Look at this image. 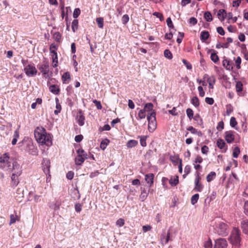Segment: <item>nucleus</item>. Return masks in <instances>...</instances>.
I'll return each instance as SVG.
<instances>
[{
	"mask_svg": "<svg viewBox=\"0 0 248 248\" xmlns=\"http://www.w3.org/2000/svg\"><path fill=\"white\" fill-rule=\"evenodd\" d=\"M42 165L45 173L46 175L49 174L50 167V161L49 159L47 158H43Z\"/></svg>",
	"mask_w": 248,
	"mask_h": 248,
	"instance_id": "11",
	"label": "nucleus"
},
{
	"mask_svg": "<svg viewBox=\"0 0 248 248\" xmlns=\"http://www.w3.org/2000/svg\"><path fill=\"white\" fill-rule=\"evenodd\" d=\"M179 182L178 176H175L174 178H171L169 181L170 185L172 186H175Z\"/></svg>",
	"mask_w": 248,
	"mask_h": 248,
	"instance_id": "31",
	"label": "nucleus"
},
{
	"mask_svg": "<svg viewBox=\"0 0 248 248\" xmlns=\"http://www.w3.org/2000/svg\"><path fill=\"white\" fill-rule=\"evenodd\" d=\"M140 137V136H139ZM147 138V136H142L140 137V144L141 146L142 147H145L146 146V139Z\"/></svg>",
	"mask_w": 248,
	"mask_h": 248,
	"instance_id": "39",
	"label": "nucleus"
},
{
	"mask_svg": "<svg viewBox=\"0 0 248 248\" xmlns=\"http://www.w3.org/2000/svg\"><path fill=\"white\" fill-rule=\"evenodd\" d=\"M51 56L52 59L53 63H55L53 66L54 67H57L58 66V56L57 53L55 50H51Z\"/></svg>",
	"mask_w": 248,
	"mask_h": 248,
	"instance_id": "18",
	"label": "nucleus"
},
{
	"mask_svg": "<svg viewBox=\"0 0 248 248\" xmlns=\"http://www.w3.org/2000/svg\"><path fill=\"white\" fill-rule=\"evenodd\" d=\"M49 90L50 92L56 95L59 94L60 92L59 86L55 84L50 85Z\"/></svg>",
	"mask_w": 248,
	"mask_h": 248,
	"instance_id": "19",
	"label": "nucleus"
},
{
	"mask_svg": "<svg viewBox=\"0 0 248 248\" xmlns=\"http://www.w3.org/2000/svg\"><path fill=\"white\" fill-rule=\"evenodd\" d=\"M186 113L188 118L191 120L193 117V111L191 108H188L186 110Z\"/></svg>",
	"mask_w": 248,
	"mask_h": 248,
	"instance_id": "48",
	"label": "nucleus"
},
{
	"mask_svg": "<svg viewBox=\"0 0 248 248\" xmlns=\"http://www.w3.org/2000/svg\"><path fill=\"white\" fill-rule=\"evenodd\" d=\"M166 22H167L168 26L170 28V30L171 29L174 28V26H173V24L172 23V22L171 21L170 17L167 18V19L166 20Z\"/></svg>",
	"mask_w": 248,
	"mask_h": 248,
	"instance_id": "55",
	"label": "nucleus"
},
{
	"mask_svg": "<svg viewBox=\"0 0 248 248\" xmlns=\"http://www.w3.org/2000/svg\"><path fill=\"white\" fill-rule=\"evenodd\" d=\"M243 209L244 213L246 216H248V201H247L245 202Z\"/></svg>",
	"mask_w": 248,
	"mask_h": 248,
	"instance_id": "56",
	"label": "nucleus"
},
{
	"mask_svg": "<svg viewBox=\"0 0 248 248\" xmlns=\"http://www.w3.org/2000/svg\"><path fill=\"white\" fill-rule=\"evenodd\" d=\"M62 79L63 83H68L70 80V75L69 72H65L62 76Z\"/></svg>",
	"mask_w": 248,
	"mask_h": 248,
	"instance_id": "23",
	"label": "nucleus"
},
{
	"mask_svg": "<svg viewBox=\"0 0 248 248\" xmlns=\"http://www.w3.org/2000/svg\"><path fill=\"white\" fill-rule=\"evenodd\" d=\"M164 55L166 58H167L170 60L172 58V54L171 52L168 49L165 50L164 52Z\"/></svg>",
	"mask_w": 248,
	"mask_h": 248,
	"instance_id": "49",
	"label": "nucleus"
},
{
	"mask_svg": "<svg viewBox=\"0 0 248 248\" xmlns=\"http://www.w3.org/2000/svg\"><path fill=\"white\" fill-rule=\"evenodd\" d=\"M241 228L243 232L248 235V219H243L241 222Z\"/></svg>",
	"mask_w": 248,
	"mask_h": 248,
	"instance_id": "15",
	"label": "nucleus"
},
{
	"mask_svg": "<svg viewBox=\"0 0 248 248\" xmlns=\"http://www.w3.org/2000/svg\"><path fill=\"white\" fill-rule=\"evenodd\" d=\"M240 153V148L237 146L234 147V148L233 150V153H232L233 157L234 158L238 157Z\"/></svg>",
	"mask_w": 248,
	"mask_h": 248,
	"instance_id": "41",
	"label": "nucleus"
},
{
	"mask_svg": "<svg viewBox=\"0 0 248 248\" xmlns=\"http://www.w3.org/2000/svg\"><path fill=\"white\" fill-rule=\"evenodd\" d=\"M38 68L43 75H47L49 71L48 63L45 62L42 64L38 65Z\"/></svg>",
	"mask_w": 248,
	"mask_h": 248,
	"instance_id": "12",
	"label": "nucleus"
},
{
	"mask_svg": "<svg viewBox=\"0 0 248 248\" xmlns=\"http://www.w3.org/2000/svg\"><path fill=\"white\" fill-rule=\"evenodd\" d=\"M217 147L220 149H222L224 148L226 145V143L225 141L222 139H218L217 140Z\"/></svg>",
	"mask_w": 248,
	"mask_h": 248,
	"instance_id": "36",
	"label": "nucleus"
},
{
	"mask_svg": "<svg viewBox=\"0 0 248 248\" xmlns=\"http://www.w3.org/2000/svg\"><path fill=\"white\" fill-rule=\"evenodd\" d=\"M204 246L205 248H212V241L210 239H209L208 241L205 242L204 243Z\"/></svg>",
	"mask_w": 248,
	"mask_h": 248,
	"instance_id": "62",
	"label": "nucleus"
},
{
	"mask_svg": "<svg viewBox=\"0 0 248 248\" xmlns=\"http://www.w3.org/2000/svg\"><path fill=\"white\" fill-rule=\"evenodd\" d=\"M96 21L99 28H103L104 26V19L102 17H98L96 19Z\"/></svg>",
	"mask_w": 248,
	"mask_h": 248,
	"instance_id": "45",
	"label": "nucleus"
},
{
	"mask_svg": "<svg viewBox=\"0 0 248 248\" xmlns=\"http://www.w3.org/2000/svg\"><path fill=\"white\" fill-rule=\"evenodd\" d=\"M25 74L28 77H34L37 73V70L33 63H30L24 69Z\"/></svg>",
	"mask_w": 248,
	"mask_h": 248,
	"instance_id": "7",
	"label": "nucleus"
},
{
	"mask_svg": "<svg viewBox=\"0 0 248 248\" xmlns=\"http://www.w3.org/2000/svg\"><path fill=\"white\" fill-rule=\"evenodd\" d=\"M180 158L179 157L178 155H170V160L173 163H174L175 165H176L178 161H179L180 162Z\"/></svg>",
	"mask_w": 248,
	"mask_h": 248,
	"instance_id": "34",
	"label": "nucleus"
},
{
	"mask_svg": "<svg viewBox=\"0 0 248 248\" xmlns=\"http://www.w3.org/2000/svg\"><path fill=\"white\" fill-rule=\"evenodd\" d=\"M236 91L238 93L241 92L243 91V84L242 83L238 81L236 82Z\"/></svg>",
	"mask_w": 248,
	"mask_h": 248,
	"instance_id": "35",
	"label": "nucleus"
},
{
	"mask_svg": "<svg viewBox=\"0 0 248 248\" xmlns=\"http://www.w3.org/2000/svg\"><path fill=\"white\" fill-rule=\"evenodd\" d=\"M13 137L14 138L12 141V144L13 145H15L16 143L17 139L19 138V132L18 130L15 131Z\"/></svg>",
	"mask_w": 248,
	"mask_h": 248,
	"instance_id": "33",
	"label": "nucleus"
},
{
	"mask_svg": "<svg viewBox=\"0 0 248 248\" xmlns=\"http://www.w3.org/2000/svg\"><path fill=\"white\" fill-rule=\"evenodd\" d=\"M223 128H224V123L222 121H220L219 122H218V123L217 124V129L218 131H221Z\"/></svg>",
	"mask_w": 248,
	"mask_h": 248,
	"instance_id": "60",
	"label": "nucleus"
},
{
	"mask_svg": "<svg viewBox=\"0 0 248 248\" xmlns=\"http://www.w3.org/2000/svg\"><path fill=\"white\" fill-rule=\"evenodd\" d=\"M22 167H20L17 168V169H15L12 172L13 173L11 175V186L13 187H16L19 181L18 179V177L21 175L22 174Z\"/></svg>",
	"mask_w": 248,
	"mask_h": 248,
	"instance_id": "5",
	"label": "nucleus"
},
{
	"mask_svg": "<svg viewBox=\"0 0 248 248\" xmlns=\"http://www.w3.org/2000/svg\"><path fill=\"white\" fill-rule=\"evenodd\" d=\"M77 120L80 126H82L84 124L85 117L83 111L81 109L78 110Z\"/></svg>",
	"mask_w": 248,
	"mask_h": 248,
	"instance_id": "13",
	"label": "nucleus"
},
{
	"mask_svg": "<svg viewBox=\"0 0 248 248\" xmlns=\"http://www.w3.org/2000/svg\"><path fill=\"white\" fill-rule=\"evenodd\" d=\"M191 103L196 107H198L200 105V102L197 96H194L191 99Z\"/></svg>",
	"mask_w": 248,
	"mask_h": 248,
	"instance_id": "43",
	"label": "nucleus"
},
{
	"mask_svg": "<svg viewBox=\"0 0 248 248\" xmlns=\"http://www.w3.org/2000/svg\"><path fill=\"white\" fill-rule=\"evenodd\" d=\"M80 14V10L79 8H76L73 12V16L74 18H77Z\"/></svg>",
	"mask_w": 248,
	"mask_h": 248,
	"instance_id": "53",
	"label": "nucleus"
},
{
	"mask_svg": "<svg viewBox=\"0 0 248 248\" xmlns=\"http://www.w3.org/2000/svg\"><path fill=\"white\" fill-rule=\"evenodd\" d=\"M74 172L72 171H69L66 174V178L68 180H72L74 177Z\"/></svg>",
	"mask_w": 248,
	"mask_h": 248,
	"instance_id": "63",
	"label": "nucleus"
},
{
	"mask_svg": "<svg viewBox=\"0 0 248 248\" xmlns=\"http://www.w3.org/2000/svg\"><path fill=\"white\" fill-rule=\"evenodd\" d=\"M166 234V235L165 239L164 240V244H166L167 243H168V242L169 241V240H170V229L168 231L167 233Z\"/></svg>",
	"mask_w": 248,
	"mask_h": 248,
	"instance_id": "57",
	"label": "nucleus"
},
{
	"mask_svg": "<svg viewBox=\"0 0 248 248\" xmlns=\"http://www.w3.org/2000/svg\"><path fill=\"white\" fill-rule=\"evenodd\" d=\"M216 231L218 235L225 236L229 233V229L227 224L221 222L216 224Z\"/></svg>",
	"mask_w": 248,
	"mask_h": 248,
	"instance_id": "4",
	"label": "nucleus"
},
{
	"mask_svg": "<svg viewBox=\"0 0 248 248\" xmlns=\"http://www.w3.org/2000/svg\"><path fill=\"white\" fill-rule=\"evenodd\" d=\"M155 115V112L154 110L149 115H147V119L148 121V130L150 132L154 131L156 128Z\"/></svg>",
	"mask_w": 248,
	"mask_h": 248,
	"instance_id": "6",
	"label": "nucleus"
},
{
	"mask_svg": "<svg viewBox=\"0 0 248 248\" xmlns=\"http://www.w3.org/2000/svg\"><path fill=\"white\" fill-rule=\"evenodd\" d=\"M231 61L227 59H224L222 62V64L223 66H224L226 69L230 70L232 69V66L231 63Z\"/></svg>",
	"mask_w": 248,
	"mask_h": 248,
	"instance_id": "24",
	"label": "nucleus"
},
{
	"mask_svg": "<svg viewBox=\"0 0 248 248\" xmlns=\"http://www.w3.org/2000/svg\"><path fill=\"white\" fill-rule=\"evenodd\" d=\"M34 137L36 141L42 145L50 146L52 145L51 138L47 134L46 129L41 127H37L34 131Z\"/></svg>",
	"mask_w": 248,
	"mask_h": 248,
	"instance_id": "2",
	"label": "nucleus"
},
{
	"mask_svg": "<svg viewBox=\"0 0 248 248\" xmlns=\"http://www.w3.org/2000/svg\"><path fill=\"white\" fill-rule=\"evenodd\" d=\"M154 175L153 173H148L145 175V180L148 184L149 185L150 187L154 183Z\"/></svg>",
	"mask_w": 248,
	"mask_h": 248,
	"instance_id": "16",
	"label": "nucleus"
},
{
	"mask_svg": "<svg viewBox=\"0 0 248 248\" xmlns=\"http://www.w3.org/2000/svg\"><path fill=\"white\" fill-rule=\"evenodd\" d=\"M207 81L208 82L209 88L213 89L214 84L216 82L215 77L214 76H212L211 77L208 78Z\"/></svg>",
	"mask_w": 248,
	"mask_h": 248,
	"instance_id": "25",
	"label": "nucleus"
},
{
	"mask_svg": "<svg viewBox=\"0 0 248 248\" xmlns=\"http://www.w3.org/2000/svg\"><path fill=\"white\" fill-rule=\"evenodd\" d=\"M109 142V140L107 139H105L104 140H103L100 143L101 148L103 150H105Z\"/></svg>",
	"mask_w": 248,
	"mask_h": 248,
	"instance_id": "37",
	"label": "nucleus"
},
{
	"mask_svg": "<svg viewBox=\"0 0 248 248\" xmlns=\"http://www.w3.org/2000/svg\"><path fill=\"white\" fill-rule=\"evenodd\" d=\"M182 62L185 64V65L186 66V67L187 69L190 70L192 69V65L188 62H187L186 59H183Z\"/></svg>",
	"mask_w": 248,
	"mask_h": 248,
	"instance_id": "54",
	"label": "nucleus"
},
{
	"mask_svg": "<svg viewBox=\"0 0 248 248\" xmlns=\"http://www.w3.org/2000/svg\"><path fill=\"white\" fill-rule=\"evenodd\" d=\"M193 118L197 122V124L200 125L202 128H204L202 119L199 114H196Z\"/></svg>",
	"mask_w": 248,
	"mask_h": 248,
	"instance_id": "22",
	"label": "nucleus"
},
{
	"mask_svg": "<svg viewBox=\"0 0 248 248\" xmlns=\"http://www.w3.org/2000/svg\"><path fill=\"white\" fill-rule=\"evenodd\" d=\"M210 58L215 63H217L218 61L219 58L217 55V52L216 51L213 50V52L211 54Z\"/></svg>",
	"mask_w": 248,
	"mask_h": 248,
	"instance_id": "29",
	"label": "nucleus"
},
{
	"mask_svg": "<svg viewBox=\"0 0 248 248\" xmlns=\"http://www.w3.org/2000/svg\"><path fill=\"white\" fill-rule=\"evenodd\" d=\"M241 63V59L239 56H238L237 57V58L235 60L236 66L237 69L240 68Z\"/></svg>",
	"mask_w": 248,
	"mask_h": 248,
	"instance_id": "59",
	"label": "nucleus"
},
{
	"mask_svg": "<svg viewBox=\"0 0 248 248\" xmlns=\"http://www.w3.org/2000/svg\"><path fill=\"white\" fill-rule=\"evenodd\" d=\"M154 105L152 103H146L144 107V109L145 111H151L153 110Z\"/></svg>",
	"mask_w": 248,
	"mask_h": 248,
	"instance_id": "46",
	"label": "nucleus"
},
{
	"mask_svg": "<svg viewBox=\"0 0 248 248\" xmlns=\"http://www.w3.org/2000/svg\"><path fill=\"white\" fill-rule=\"evenodd\" d=\"M150 189V187L149 188ZM149 190H146V189L145 188L141 187V194L140 196V198L142 202L144 201L147 198L148 194H149Z\"/></svg>",
	"mask_w": 248,
	"mask_h": 248,
	"instance_id": "20",
	"label": "nucleus"
},
{
	"mask_svg": "<svg viewBox=\"0 0 248 248\" xmlns=\"http://www.w3.org/2000/svg\"><path fill=\"white\" fill-rule=\"evenodd\" d=\"M146 111L144 109H140L138 113V116L140 119H144L146 117Z\"/></svg>",
	"mask_w": 248,
	"mask_h": 248,
	"instance_id": "50",
	"label": "nucleus"
},
{
	"mask_svg": "<svg viewBox=\"0 0 248 248\" xmlns=\"http://www.w3.org/2000/svg\"><path fill=\"white\" fill-rule=\"evenodd\" d=\"M204 17L207 22H211L213 20L212 16L209 11L204 13Z\"/></svg>",
	"mask_w": 248,
	"mask_h": 248,
	"instance_id": "32",
	"label": "nucleus"
},
{
	"mask_svg": "<svg viewBox=\"0 0 248 248\" xmlns=\"http://www.w3.org/2000/svg\"><path fill=\"white\" fill-rule=\"evenodd\" d=\"M78 19H74L72 23V29L73 32H75L78 28Z\"/></svg>",
	"mask_w": 248,
	"mask_h": 248,
	"instance_id": "38",
	"label": "nucleus"
},
{
	"mask_svg": "<svg viewBox=\"0 0 248 248\" xmlns=\"http://www.w3.org/2000/svg\"><path fill=\"white\" fill-rule=\"evenodd\" d=\"M233 133L232 131H226L225 133V139L228 143H231L234 141V136Z\"/></svg>",
	"mask_w": 248,
	"mask_h": 248,
	"instance_id": "14",
	"label": "nucleus"
},
{
	"mask_svg": "<svg viewBox=\"0 0 248 248\" xmlns=\"http://www.w3.org/2000/svg\"><path fill=\"white\" fill-rule=\"evenodd\" d=\"M209 37V32L206 31H203L201 32L200 38L201 39L202 41H205L208 39Z\"/></svg>",
	"mask_w": 248,
	"mask_h": 248,
	"instance_id": "26",
	"label": "nucleus"
},
{
	"mask_svg": "<svg viewBox=\"0 0 248 248\" xmlns=\"http://www.w3.org/2000/svg\"><path fill=\"white\" fill-rule=\"evenodd\" d=\"M62 35L59 32H56L53 34V38L57 42H60Z\"/></svg>",
	"mask_w": 248,
	"mask_h": 248,
	"instance_id": "44",
	"label": "nucleus"
},
{
	"mask_svg": "<svg viewBox=\"0 0 248 248\" xmlns=\"http://www.w3.org/2000/svg\"><path fill=\"white\" fill-rule=\"evenodd\" d=\"M75 210L77 212H80L82 210V204L79 203H76L75 205Z\"/></svg>",
	"mask_w": 248,
	"mask_h": 248,
	"instance_id": "58",
	"label": "nucleus"
},
{
	"mask_svg": "<svg viewBox=\"0 0 248 248\" xmlns=\"http://www.w3.org/2000/svg\"><path fill=\"white\" fill-rule=\"evenodd\" d=\"M241 232L237 228H233L229 237V240L232 245L235 246H240L241 243Z\"/></svg>",
	"mask_w": 248,
	"mask_h": 248,
	"instance_id": "3",
	"label": "nucleus"
},
{
	"mask_svg": "<svg viewBox=\"0 0 248 248\" xmlns=\"http://www.w3.org/2000/svg\"><path fill=\"white\" fill-rule=\"evenodd\" d=\"M205 102L209 105H213L214 103V100L213 98L206 97L205 99Z\"/></svg>",
	"mask_w": 248,
	"mask_h": 248,
	"instance_id": "61",
	"label": "nucleus"
},
{
	"mask_svg": "<svg viewBox=\"0 0 248 248\" xmlns=\"http://www.w3.org/2000/svg\"><path fill=\"white\" fill-rule=\"evenodd\" d=\"M129 20V17L128 15H124L122 18V22L123 24L125 25Z\"/></svg>",
	"mask_w": 248,
	"mask_h": 248,
	"instance_id": "51",
	"label": "nucleus"
},
{
	"mask_svg": "<svg viewBox=\"0 0 248 248\" xmlns=\"http://www.w3.org/2000/svg\"><path fill=\"white\" fill-rule=\"evenodd\" d=\"M61 205V201L59 200H57L55 202L49 203V207L56 211L59 210Z\"/></svg>",
	"mask_w": 248,
	"mask_h": 248,
	"instance_id": "17",
	"label": "nucleus"
},
{
	"mask_svg": "<svg viewBox=\"0 0 248 248\" xmlns=\"http://www.w3.org/2000/svg\"><path fill=\"white\" fill-rule=\"evenodd\" d=\"M26 150L30 154L33 155H37L38 153L37 147L31 141H29L27 143Z\"/></svg>",
	"mask_w": 248,
	"mask_h": 248,
	"instance_id": "8",
	"label": "nucleus"
},
{
	"mask_svg": "<svg viewBox=\"0 0 248 248\" xmlns=\"http://www.w3.org/2000/svg\"><path fill=\"white\" fill-rule=\"evenodd\" d=\"M216 176V173L214 171L210 172L206 177V180L208 182H210L213 180Z\"/></svg>",
	"mask_w": 248,
	"mask_h": 248,
	"instance_id": "30",
	"label": "nucleus"
},
{
	"mask_svg": "<svg viewBox=\"0 0 248 248\" xmlns=\"http://www.w3.org/2000/svg\"><path fill=\"white\" fill-rule=\"evenodd\" d=\"M77 153L79 155H80L82 157H83L84 158H85V159H87L88 158V155H87V154L82 149H79L77 151Z\"/></svg>",
	"mask_w": 248,
	"mask_h": 248,
	"instance_id": "42",
	"label": "nucleus"
},
{
	"mask_svg": "<svg viewBox=\"0 0 248 248\" xmlns=\"http://www.w3.org/2000/svg\"><path fill=\"white\" fill-rule=\"evenodd\" d=\"M230 124V125L232 127H235V126L237 125V122L234 117H232L231 118Z\"/></svg>",
	"mask_w": 248,
	"mask_h": 248,
	"instance_id": "52",
	"label": "nucleus"
},
{
	"mask_svg": "<svg viewBox=\"0 0 248 248\" xmlns=\"http://www.w3.org/2000/svg\"><path fill=\"white\" fill-rule=\"evenodd\" d=\"M199 198V195L198 194H195L193 195L191 198V203L192 205H194L197 202Z\"/></svg>",
	"mask_w": 248,
	"mask_h": 248,
	"instance_id": "40",
	"label": "nucleus"
},
{
	"mask_svg": "<svg viewBox=\"0 0 248 248\" xmlns=\"http://www.w3.org/2000/svg\"><path fill=\"white\" fill-rule=\"evenodd\" d=\"M124 224V219L119 218L116 221V225L119 227L123 226Z\"/></svg>",
	"mask_w": 248,
	"mask_h": 248,
	"instance_id": "64",
	"label": "nucleus"
},
{
	"mask_svg": "<svg viewBox=\"0 0 248 248\" xmlns=\"http://www.w3.org/2000/svg\"><path fill=\"white\" fill-rule=\"evenodd\" d=\"M226 107V114L229 116L233 111V108L232 105L231 104H227Z\"/></svg>",
	"mask_w": 248,
	"mask_h": 248,
	"instance_id": "47",
	"label": "nucleus"
},
{
	"mask_svg": "<svg viewBox=\"0 0 248 248\" xmlns=\"http://www.w3.org/2000/svg\"><path fill=\"white\" fill-rule=\"evenodd\" d=\"M227 242L224 238H218L215 241L214 248H226L227 247Z\"/></svg>",
	"mask_w": 248,
	"mask_h": 248,
	"instance_id": "10",
	"label": "nucleus"
},
{
	"mask_svg": "<svg viewBox=\"0 0 248 248\" xmlns=\"http://www.w3.org/2000/svg\"><path fill=\"white\" fill-rule=\"evenodd\" d=\"M85 158L82 157L80 155H78L75 158L76 164L78 165H81L84 161Z\"/></svg>",
	"mask_w": 248,
	"mask_h": 248,
	"instance_id": "28",
	"label": "nucleus"
},
{
	"mask_svg": "<svg viewBox=\"0 0 248 248\" xmlns=\"http://www.w3.org/2000/svg\"><path fill=\"white\" fill-rule=\"evenodd\" d=\"M200 172L198 171H196V178L195 179V187L194 189L198 192H201L202 191L203 189L202 185L200 184Z\"/></svg>",
	"mask_w": 248,
	"mask_h": 248,
	"instance_id": "9",
	"label": "nucleus"
},
{
	"mask_svg": "<svg viewBox=\"0 0 248 248\" xmlns=\"http://www.w3.org/2000/svg\"><path fill=\"white\" fill-rule=\"evenodd\" d=\"M217 16L220 21H222L227 16L226 11L224 9H220L217 12Z\"/></svg>",
	"mask_w": 248,
	"mask_h": 248,
	"instance_id": "21",
	"label": "nucleus"
},
{
	"mask_svg": "<svg viewBox=\"0 0 248 248\" xmlns=\"http://www.w3.org/2000/svg\"><path fill=\"white\" fill-rule=\"evenodd\" d=\"M21 167L16 159L10 156L8 153H6L0 156V168L4 171L12 172L14 169Z\"/></svg>",
	"mask_w": 248,
	"mask_h": 248,
	"instance_id": "1",
	"label": "nucleus"
},
{
	"mask_svg": "<svg viewBox=\"0 0 248 248\" xmlns=\"http://www.w3.org/2000/svg\"><path fill=\"white\" fill-rule=\"evenodd\" d=\"M138 144L137 140H128L126 143V146L128 148H132L136 146Z\"/></svg>",
	"mask_w": 248,
	"mask_h": 248,
	"instance_id": "27",
	"label": "nucleus"
}]
</instances>
